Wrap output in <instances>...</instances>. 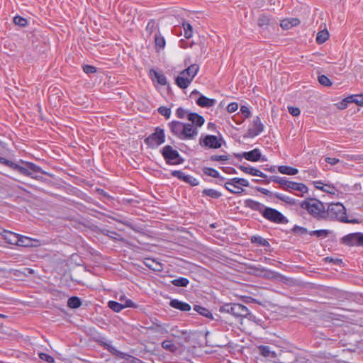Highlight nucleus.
I'll use <instances>...</instances> for the list:
<instances>
[{"label":"nucleus","mask_w":363,"mask_h":363,"mask_svg":"<svg viewBox=\"0 0 363 363\" xmlns=\"http://www.w3.org/2000/svg\"><path fill=\"white\" fill-rule=\"evenodd\" d=\"M199 70V66L198 64H192L189 66L187 68L183 70V74H188V77L191 79L193 81L195 76L197 74Z\"/></svg>","instance_id":"29"},{"label":"nucleus","mask_w":363,"mask_h":363,"mask_svg":"<svg viewBox=\"0 0 363 363\" xmlns=\"http://www.w3.org/2000/svg\"><path fill=\"white\" fill-rule=\"evenodd\" d=\"M198 135V129L192 125V124L184 123L183 127L182 136L181 140L194 139Z\"/></svg>","instance_id":"12"},{"label":"nucleus","mask_w":363,"mask_h":363,"mask_svg":"<svg viewBox=\"0 0 363 363\" xmlns=\"http://www.w3.org/2000/svg\"><path fill=\"white\" fill-rule=\"evenodd\" d=\"M296 235H302L308 233L306 228L295 225L290 230Z\"/></svg>","instance_id":"44"},{"label":"nucleus","mask_w":363,"mask_h":363,"mask_svg":"<svg viewBox=\"0 0 363 363\" xmlns=\"http://www.w3.org/2000/svg\"><path fill=\"white\" fill-rule=\"evenodd\" d=\"M230 159V155H211L210 157V160L213 162H218V161H225Z\"/></svg>","instance_id":"54"},{"label":"nucleus","mask_w":363,"mask_h":363,"mask_svg":"<svg viewBox=\"0 0 363 363\" xmlns=\"http://www.w3.org/2000/svg\"><path fill=\"white\" fill-rule=\"evenodd\" d=\"M0 163L18 172L23 176L29 177L38 181H43V177L40 174L49 175L48 172L43 170L38 165L23 160H20V164H18L0 156Z\"/></svg>","instance_id":"1"},{"label":"nucleus","mask_w":363,"mask_h":363,"mask_svg":"<svg viewBox=\"0 0 363 363\" xmlns=\"http://www.w3.org/2000/svg\"><path fill=\"white\" fill-rule=\"evenodd\" d=\"M155 43L156 49H163L165 47V39L163 36L161 35L159 30L155 35Z\"/></svg>","instance_id":"38"},{"label":"nucleus","mask_w":363,"mask_h":363,"mask_svg":"<svg viewBox=\"0 0 363 363\" xmlns=\"http://www.w3.org/2000/svg\"><path fill=\"white\" fill-rule=\"evenodd\" d=\"M238 168L243 172L252 175V176H257L260 177L264 179H267V176L259 170L258 169L253 167H245L244 165H239Z\"/></svg>","instance_id":"18"},{"label":"nucleus","mask_w":363,"mask_h":363,"mask_svg":"<svg viewBox=\"0 0 363 363\" xmlns=\"http://www.w3.org/2000/svg\"><path fill=\"white\" fill-rule=\"evenodd\" d=\"M83 68V71L86 73V74H93V73H95L96 72V67L93 66V65H85L82 67Z\"/></svg>","instance_id":"57"},{"label":"nucleus","mask_w":363,"mask_h":363,"mask_svg":"<svg viewBox=\"0 0 363 363\" xmlns=\"http://www.w3.org/2000/svg\"><path fill=\"white\" fill-rule=\"evenodd\" d=\"M18 245L26 247H38L40 245V241L36 239H32L30 238L19 235Z\"/></svg>","instance_id":"14"},{"label":"nucleus","mask_w":363,"mask_h":363,"mask_svg":"<svg viewBox=\"0 0 363 363\" xmlns=\"http://www.w3.org/2000/svg\"><path fill=\"white\" fill-rule=\"evenodd\" d=\"M329 38V33L327 30H323L317 33L316 43L318 44L324 43Z\"/></svg>","instance_id":"41"},{"label":"nucleus","mask_w":363,"mask_h":363,"mask_svg":"<svg viewBox=\"0 0 363 363\" xmlns=\"http://www.w3.org/2000/svg\"><path fill=\"white\" fill-rule=\"evenodd\" d=\"M97 342H99V344L101 346H103L105 349H106L108 352H110L113 354L118 356V357H120L121 358H124V356L125 354L123 352H122L118 350L117 349H116L113 346L106 343V342H104L102 340H97Z\"/></svg>","instance_id":"25"},{"label":"nucleus","mask_w":363,"mask_h":363,"mask_svg":"<svg viewBox=\"0 0 363 363\" xmlns=\"http://www.w3.org/2000/svg\"><path fill=\"white\" fill-rule=\"evenodd\" d=\"M188 111L182 107H179L176 111V115L179 118H184L186 114H188Z\"/></svg>","instance_id":"62"},{"label":"nucleus","mask_w":363,"mask_h":363,"mask_svg":"<svg viewBox=\"0 0 363 363\" xmlns=\"http://www.w3.org/2000/svg\"><path fill=\"white\" fill-rule=\"evenodd\" d=\"M253 128L248 129L247 132L243 135L245 138H254L261 133L264 130V125L260 121L259 116H256L253 120Z\"/></svg>","instance_id":"10"},{"label":"nucleus","mask_w":363,"mask_h":363,"mask_svg":"<svg viewBox=\"0 0 363 363\" xmlns=\"http://www.w3.org/2000/svg\"><path fill=\"white\" fill-rule=\"evenodd\" d=\"M194 311L206 318H208L211 320L213 319V316L211 312L208 308H206L205 307H203L199 305H194Z\"/></svg>","instance_id":"30"},{"label":"nucleus","mask_w":363,"mask_h":363,"mask_svg":"<svg viewBox=\"0 0 363 363\" xmlns=\"http://www.w3.org/2000/svg\"><path fill=\"white\" fill-rule=\"evenodd\" d=\"M288 190L287 191H291V190L297 191L301 193L300 196H303V194H306L308 191V186L303 184L290 181L289 184L287 185Z\"/></svg>","instance_id":"17"},{"label":"nucleus","mask_w":363,"mask_h":363,"mask_svg":"<svg viewBox=\"0 0 363 363\" xmlns=\"http://www.w3.org/2000/svg\"><path fill=\"white\" fill-rule=\"evenodd\" d=\"M184 123L178 121H173L168 124L172 134L179 139L182 136Z\"/></svg>","instance_id":"13"},{"label":"nucleus","mask_w":363,"mask_h":363,"mask_svg":"<svg viewBox=\"0 0 363 363\" xmlns=\"http://www.w3.org/2000/svg\"><path fill=\"white\" fill-rule=\"evenodd\" d=\"M171 175L172 177H177L179 179L183 182H185V180L188 179V175L185 174L181 170H173L171 172Z\"/></svg>","instance_id":"49"},{"label":"nucleus","mask_w":363,"mask_h":363,"mask_svg":"<svg viewBox=\"0 0 363 363\" xmlns=\"http://www.w3.org/2000/svg\"><path fill=\"white\" fill-rule=\"evenodd\" d=\"M270 182L280 184L281 187L284 191L288 190L287 185L290 182L286 177H280L278 176H270L264 182L265 184H269Z\"/></svg>","instance_id":"21"},{"label":"nucleus","mask_w":363,"mask_h":363,"mask_svg":"<svg viewBox=\"0 0 363 363\" xmlns=\"http://www.w3.org/2000/svg\"><path fill=\"white\" fill-rule=\"evenodd\" d=\"M337 220L343 223H359V220L356 218L349 219L346 213V208L340 203H331L328 204V208L325 211L324 220Z\"/></svg>","instance_id":"2"},{"label":"nucleus","mask_w":363,"mask_h":363,"mask_svg":"<svg viewBox=\"0 0 363 363\" xmlns=\"http://www.w3.org/2000/svg\"><path fill=\"white\" fill-rule=\"evenodd\" d=\"M13 23L20 27H25L28 24V21L25 18L16 16L13 18Z\"/></svg>","instance_id":"50"},{"label":"nucleus","mask_w":363,"mask_h":363,"mask_svg":"<svg viewBox=\"0 0 363 363\" xmlns=\"http://www.w3.org/2000/svg\"><path fill=\"white\" fill-rule=\"evenodd\" d=\"M150 76L152 79H156L157 82L162 86H164L167 84L166 77L153 69L150 70Z\"/></svg>","instance_id":"26"},{"label":"nucleus","mask_w":363,"mask_h":363,"mask_svg":"<svg viewBox=\"0 0 363 363\" xmlns=\"http://www.w3.org/2000/svg\"><path fill=\"white\" fill-rule=\"evenodd\" d=\"M191 79L188 77H183L180 74L175 78V84L180 89H186L187 88L191 82Z\"/></svg>","instance_id":"27"},{"label":"nucleus","mask_w":363,"mask_h":363,"mask_svg":"<svg viewBox=\"0 0 363 363\" xmlns=\"http://www.w3.org/2000/svg\"><path fill=\"white\" fill-rule=\"evenodd\" d=\"M162 347L169 352H174L177 350L176 345L173 343L172 340H165L162 342Z\"/></svg>","instance_id":"46"},{"label":"nucleus","mask_w":363,"mask_h":363,"mask_svg":"<svg viewBox=\"0 0 363 363\" xmlns=\"http://www.w3.org/2000/svg\"><path fill=\"white\" fill-rule=\"evenodd\" d=\"M299 22L298 18L285 19L281 21L280 26L283 29L287 30L298 25Z\"/></svg>","instance_id":"34"},{"label":"nucleus","mask_w":363,"mask_h":363,"mask_svg":"<svg viewBox=\"0 0 363 363\" xmlns=\"http://www.w3.org/2000/svg\"><path fill=\"white\" fill-rule=\"evenodd\" d=\"M96 232L97 233H100L104 235L108 236L111 239H113V240H118L117 237L120 236V235L117 232L113 231V230H110L106 228H97Z\"/></svg>","instance_id":"33"},{"label":"nucleus","mask_w":363,"mask_h":363,"mask_svg":"<svg viewBox=\"0 0 363 363\" xmlns=\"http://www.w3.org/2000/svg\"><path fill=\"white\" fill-rule=\"evenodd\" d=\"M157 111L160 114L164 116L165 118L168 119L171 116V109L166 106H160L158 108Z\"/></svg>","instance_id":"52"},{"label":"nucleus","mask_w":363,"mask_h":363,"mask_svg":"<svg viewBox=\"0 0 363 363\" xmlns=\"http://www.w3.org/2000/svg\"><path fill=\"white\" fill-rule=\"evenodd\" d=\"M223 139L222 137L218 138L216 135H206L204 138H201L199 144L201 146L211 148L218 149L221 147Z\"/></svg>","instance_id":"9"},{"label":"nucleus","mask_w":363,"mask_h":363,"mask_svg":"<svg viewBox=\"0 0 363 363\" xmlns=\"http://www.w3.org/2000/svg\"><path fill=\"white\" fill-rule=\"evenodd\" d=\"M278 171L281 174L287 175H295L298 172V169L286 165L279 166Z\"/></svg>","instance_id":"32"},{"label":"nucleus","mask_w":363,"mask_h":363,"mask_svg":"<svg viewBox=\"0 0 363 363\" xmlns=\"http://www.w3.org/2000/svg\"><path fill=\"white\" fill-rule=\"evenodd\" d=\"M252 243H256L259 246L269 247V242L262 237L259 235H252L250 238Z\"/></svg>","instance_id":"37"},{"label":"nucleus","mask_w":363,"mask_h":363,"mask_svg":"<svg viewBox=\"0 0 363 363\" xmlns=\"http://www.w3.org/2000/svg\"><path fill=\"white\" fill-rule=\"evenodd\" d=\"M4 238L6 242L18 245L19 234L4 230Z\"/></svg>","instance_id":"23"},{"label":"nucleus","mask_w":363,"mask_h":363,"mask_svg":"<svg viewBox=\"0 0 363 363\" xmlns=\"http://www.w3.org/2000/svg\"><path fill=\"white\" fill-rule=\"evenodd\" d=\"M300 207L306 211L312 218L318 221L325 219V204L319 199L312 197H308L299 203Z\"/></svg>","instance_id":"3"},{"label":"nucleus","mask_w":363,"mask_h":363,"mask_svg":"<svg viewBox=\"0 0 363 363\" xmlns=\"http://www.w3.org/2000/svg\"><path fill=\"white\" fill-rule=\"evenodd\" d=\"M169 306L183 312L189 311L191 308L190 304L178 299H172L169 302Z\"/></svg>","instance_id":"19"},{"label":"nucleus","mask_w":363,"mask_h":363,"mask_svg":"<svg viewBox=\"0 0 363 363\" xmlns=\"http://www.w3.org/2000/svg\"><path fill=\"white\" fill-rule=\"evenodd\" d=\"M350 99L351 103H354L358 106H363V94H354L347 96Z\"/></svg>","instance_id":"45"},{"label":"nucleus","mask_w":363,"mask_h":363,"mask_svg":"<svg viewBox=\"0 0 363 363\" xmlns=\"http://www.w3.org/2000/svg\"><path fill=\"white\" fill-rule=\"evenodd\" d=\"M165 142L164 130L159 126L156 127L154 132L144 139V143L148 147L155 149Z\"/></svg>","instance_id":"6"},{"label":"nucleus","mask_w":363,"mask_h":363,"mask_svg":"<svg viewBox=\"0 0 363 363\" xmlns=\"http://www.w3.org/2000/svg\"><path fill=\"white\" fill-rule=\"evenodd\" d=\"M315 187L318 189L323 191V192L329 194H335L336 190L335 186L332 184H324L321 181H315L313 182Z\"/></svg>","instance_id":"24"},{"label":"nucleus","mask_w":363,"mask_h":363,"mask_svg":"<svg viewBox=\"0 0 363 363\" xmlns=\"http://www.w3.org/2000/svg\"><path fill=\"white\" fill-rule=\"evenodd\" d=\"M108 306L114 312H120L124 308V306L121 303H118L115 301H109L108 302Z\"/></svg>","instance_id":"42"},{"label":"nucleus","mask_w":363,"mask_h":363,"mask_svg":"<svg viewBox=\"0 0 363 363\" xmlns=\"http://www.w3.org/2000/svg\"><path fill=\"white\" fill-rule=\"evenodd\" d=\"M259 354L265 357H275L276 353L271 351L270 347L266 345H260L258 347Z\"/></svg>","instance_id":"35"},{"label":"nucleus","mask_w":363,"mask_h":363,"mask_svg":"<svg viewBox=\"0 0 363 363\" xmlns=\"http://www.w3.org/2000/svg\"><path fill=\"white\" fill-rule=\"evenodd\" d=\"M255 189L257 191H259V192H260V193H262V194H264L266 196H274V193L270 191L269 190H268L267 189H264V188H262V187L256 186Z\"/></svg>","instance_id":"61"},{"label":"nucleus","mask_w":363,"mask_h":363,"mask_svg":"<svg viewBox=\"0 0 363 363\" xmlns=\"http://www.w3.org/2000/svg\"><path fill=\"white\" fill-rule=\"evenodd\" d=\"M262 216L269 221L277 224L289 223L288 218L283 213L271 207H265V209H263Z\"/></svg>","instance_id":"7"},{"label":"nucleus","mask_w":363,"mask_h":363,"mask_svg":"<svg viewBox=\"0 0 363 363\" xmlns=\"http://www.w3.org/2000/svg\"><path fill=\"white\" fill-rule=\"evenodd\" d=\"M82 304V300L78 296H71L68 298L67 306L72 309H77Z\"/></svg>","instance_id":"31"},{"label":"nucleus","mask_w":363,"mask_h":363,"mask_svg":"<svg viewBox=\"0 0 363 363\" xmlns=\"http://www.w3.org/2000/svg\"><path fill=\"white\" fill-rule=\"evenodd\" d=\"M39 357L42 360L45 361L48 363H54L55 362V359L53 357H52L51 355H50L48 354L44 353V352L39 353Z\"/></svg>","instance_id":"55"},{"label":"nucleus","mask_w":363,"mask_h":363,"mask_svg":"<svg viewBox=\"0 0 363 363\" xmlns=\"http://www.w3.org/2000/svg\"><path fill=\"white\" fill-rule=\"evenodd\" d=\"M288 111L293 116H298L301 113L300 109L298 107L289 106Z\"/></svg>","instance_id":"63"},{"label":"nucleus","mask_w":363,"mask_h":363,"mask_svg":"<svg viewBox=\"0 0 363 363\" xmlns=\"http://www.w3.org/2000/svg\"><path fill=\"white\" fill-rule=\"evenodd\" d=\"M160 153L167 164L179 165L184 162V159L179 155V152L169 145L163 147Z\"/></svg>","instance_id":"5"},{"label":"nucleus","mask_w":363,"mask_h":363,"mask_svg":"<svg viewBox=\"0 0 363 363\" xmlns=\"http://www.w3.org/2000/svg\"><path fill=\"white\" fill-rule=\"evenodd\" d=\"M187 119L188 121H191V124H192L193 126L195 125V128H196L197 127H201L205 123L204 118L199 113L194 112L188 113Z\"/></svg>","instance_id":"15"},{"label":"nucleus","mask_w":363,"mask_h":363,"mask_svg":"<svg viewBox=\"0 0 363 363\" xmlns=\"http://www.w3.org/2000/svg\"><path fill=\"white\" fill-rule=\"evenodd\" d=\"M226 184H230L234 187H238V184L245 187H248L250 186V183L246 179L238 177H234L229 179L226 182Z\"/></svg>","instance_id":"28"},{"label":"nucleus","mask_w":363,"mask_h":363,"mask_svg":"<svg viewBox=\"0 0 363 363\" xmlns=\"http://www.w3.org/2000/svg\"><path fill=\"white\" fill-rule=\"evenodd\" d=\"M244 204L246 208H249L252 211H259L262 216L263 209H265V207L262 203L254 201L251 199H247L244 201Z\"/></svg>","instance_id":"16"},{"label":"nucleus","mask_w":363,"mask_h":363,"mask_svg":"<svg viewBox=\"0 0 363 363\" xmlns=\"http://www.w3.org/2000/svg\"><path fill=\"white\" fill-rule=\"evenodd\" d=\"M340 242L349 247H363V233H352L343 236Z\"/></svg>","instance_id":"8"},{"label":"nucleus","mask_w":363,"mask_h":363,"mask_svg":"<svg viewBox=\"0 0 363 363\" xmlns=\"http://www.w3.org/2000/svg\"><path fill=\"white\" fill-rule=\"evenodd\" d=\"M222 194L213 189H205L202 191V196H209L212 199H219Z\"/></svg>","instance_id":"36"},{"label":"nucleus","mask_w":363,"mask_h":363,"mask_svg":"<svg viewBox=\"0 0 363 363\" xmlns=\"http://www.w3.org/2000/svg\"><path fill=\"white\" fill-rule=\"evenodd\" d=\"M274 196L277 198L278 199L288 203L290 205H296L298 202V200L284 196L280 193H274Z\"/></svg>","instance_id":"39"},{"label":"nucleus","mask_w":363,"mask_h":363,"mask_svg":"<svg viewBox=\"0 0 363 363\" xmlns=\"http://www.w3.org/2000/svg\"><path fill=\"white\" fill-rule=\"evenodd\" d=\"M143 263L147 268L152 271L162 272L163 270L162 264L160 262L156 261L155 259L149 257L145 258Z\"/></svg>","instance_id":"20"},{"label":"nucleus","mask_w":363,"mask_h":363,"mask_svg":"<svg viewBox=\"0 0 363 363\" xmlns=\"http://www.w3.org/2000/svg\"><path fill=\"white\" fill-rule=\"evenodd\" d=\"M196 103L198 106L202 108H209L213 106L216 101L213 99H209L203 95H200V96L196 99Z\"/></svg>","instance_id":"22"},{"label":"nucleus","mask_w":363,"mask_h":363,"mask_svg":"<svg viewBox=\"0 0 363 363\" xmlns=\"http://www.w3.org/2000/svg\"><path fill=\"white\" fill-rule=\"evenodd\" d=\"M318 80L321 85L325 86H330L332 84L330 79L324 74L319 75Z\"/></svg>","instance_id":"51"},{"label":"nucleus","mask_w":363,"mask_h":363,"mask_svg":"<svg viewBox=\"0 0 363 363\" xmlns=\"http://www.w3.org/2000/svg\"><path fill=\"white\" fill-rule=\"evenodd\" d=\"M270 23V18L266 16V15H261L259 16V18H258V26L259 27H266Z\"/></svg>","instance_id":"48"},{"label":"nucleus","mask_w":363,"mask_h":363,"mask_svg":"<svg viewBox=\"0 0 363 363\" xmlns=\"http://www.w3.org/2000/svg\"><path fill=\"white\" fill-rule=\"evenodd\" d=\"M183 28L184 30V37L187 39L191 38L193 34V28L191 25L189 23H184Z\"/></svg>","instance_id":"47"},{"label":"nucleus","mask_w":363,"mask_h":363,"mask_svg":"<svg viewBox=\"0 0 363 363\" xmlns=\"http://www.w3.org/2000/svg\"><path fill=\"white\" fill-rule=\"evenodd\" d=\"M202 171H203V174H205L207 176H209V177H211L213 178L220 177L219 172L214 168L205 167L202 169Z\"/></svg>","instance_id":"43"},{"label":"nucleus","mask_w":363,"mask_h":363,"mask_svg":"<svg viewBox=\"0 0 363 363\" xmlns=\"http://www.w3.org/2000/svg\"><path fill=\"white\" fill-rule=\"evenodd\" d=\"M242 156H244V158L246 160L250 162L267 161L266 157L262 156L261 151L258 148H255L248 152H243Z\"/></svg>","instance_id":"11"},{"label":"nucleus","mask_w":363,"mask_h":363,"mask_svg":"<svg viewBox=\"0 0 363 363\" xmlns=\"http://www.w3.org/2000/svg\"><path fill=\"white\" fill-rule=\"evenodd\" d=\"M219 312L229 313L235 318H247L250 320H253L255 318V316L249 311L245 306L238 303H225L220 306Z\"/></svg>","instance_id":"4"},{"label":"nucleus","mask_w":363,"mask_h":363,"mask_svg":"<svg viewBox=\"0 0 363 363\" xmlns=\"http://www.w3.org/2000/svg\"><path fill=\"white\" fill-rule=\"evenodd\" d=\"M228 185H229V184H226V183H225V184H224V186H225V188L228 191H230V193H232V194L239 195V194H242V192H244V191H245V189H244L242 187L239 186L238 185V187H235V188L236 189V190H233V189H228Z\"/></svg>","instance_id":"56"},{"label":"nucleus","mask_w":363,"mask_h":363,"mask_svg":"<svg viewBox=\"0 0 363 363\" xmlns=\"http://www.w3.org/2000/svg\"><path fill=\"white\" fill-rule=\"evenodd\" d=\"M157 28H158V25L156 23V22L154 20H151L150 22H148V23L146 26V31L147 33H149L150 34H152Z\"/></svg>","instance_id":"53"},{"label":"nucleus","mask_w":363,"mask_h":363,"mask_svg":"<svg viewBox=\"0 0 363 363\" xmlns=\"http://www.w3.org/2000/svg\"><path fill=\"white\" fill-rule=\"evenodd\" d=\"M315 232L318 238H326L331 233L330 230L325 229L315 230Z\"/></svg>","instance_id":"58"},{"label":"nucleus","mask_w":363,"mask_h":363,"mask_svg":"<svg viewBox=\"0 0 363 363\" xmlns=\"http://www.w3.org/2000/svg\"><path fill=\"white\" fill-rule=\"evenodd\" d=\"M240 112L243 115L245 118H248L251 116V111L246 106H242L240 107Z\"/></svg>","instance_id":"59"},{"label":"nucleus","mask_w":363,"mask_h":363,"mask_svg":"<svg viewBox=\"0 0 363 363\" xmlns=\"http://www.w3.org/2000/svg\"><path fill=\"white\" fill-rule=\"evenodd\" d=\"M171 283L178 287H186L189 284V280L186 277H179L171 281Z\"/></svg>","instance_id":"40"},{"label":"nucleus","mask_w":363,"mask_h":363,"mask_svg":"<svg viewBox=\"0 0 363 363\" xmlns=\"http://www.w3.org/2000/svg\"><path fill=\"white\" fill-rule=\"evenodd\" d=\"M349 103H351L350 99H347V97L345 98L344 99L340 101L337 106L340 109H345L347 107V104Z\"/></svg>","instance_id":"64"},{"label":"nucleus","mask_w":363,"mask_h":363,"mask_svg":"<svg viewBox=\"0 0 363 363\" xmlns=\"http://www.w3.org/2000/svg\"><path fill=\"white\" fill-rule=\"evenodd\" d=\"M186 183L189 184L191 186H198L199 184V182L192 176L188 175V179L185 180Z\"/></svg>","instance_id":"60"}]
</instances>
